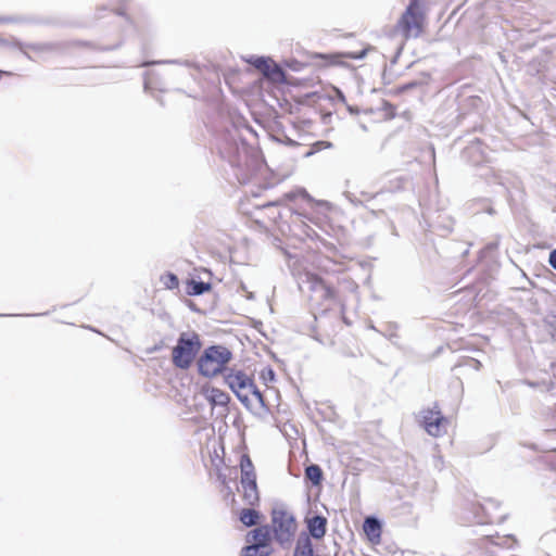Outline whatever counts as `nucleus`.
I'll return each instance as SVG.
<instances>
[{
  "label": "nucleus",
  "mask_w": 556,
  "mask_h": 556,
  "mask_svg": "<svg viewBox=\"0 0 556 556\" xmlns=\"http://www.w3.org/2000/svg\"><path fill=\"white\" fill-rule=\"evenodd\" d=\"M301 276L302 281L307 283L311 291H315L318 288L323 289V299L326 301H336L338 299L337 289L328 283L321 276L316 273L304 270Z\"/></svg>",
  "instance_id": "0eeeda50"
},
{
  "label": "nucleus",
  "mask_w": 556,
  "mask_h": 556,
  "mask_svg": "<svg viewBox=\"0 0 556 556\" xmlns=\"http://www.w3.org/2000/svg\"><path fill=\"white\" fill-rule=\"evenodd\" d=\"M273 534L268 526H260L245 535L247 544L257 545L260 547L271 548Z\"/></svg>",
  "instance_id": "9d476101"
},
{
  "label": "nucleus",
  "mask_w": 556,
  "mask_h": 556,
  "mask_svg": "<svg viewBox=\"0 0 556 556\" xmlns=\"http://www.w3.org/2000/svg\"><path fill=\"white\" fill-rule=\"evenodd\" d=\"M201 394L212 406H227L230 402V396L227 392L214 387L210 382H206L201 387Z\"/></svg>",
  "instance_id": "1a4fd4ad"
},
{
  "label": "nucleus",
  "mask_w": 556,
  "mask_h": 556,
  "mask_svg": "<svg viewBox=\"0 0 556 556\" xmlns=\"http://www.w3.org/2000/svg\"><path fill=\"white\" fill-rule=\"evenodd\" d=\"M271 548L260 547L257 545L248 544L242 548V556H269Z\"/></svg>",
  "instance_id": "a211bd4d"
},
{
  "label": "nucleus",
  "mask_w": 556,
  "mask_h": 556,
  "mask_svg": "<svg viewBox=\"0 0 556 556\" xmlns=\"http://www.w3.org/2000/svg\"><path fill=\"white\" fill-rule=\"evenodd\" d=\"M364 533L371 545L381 543L382 528L378 519L367 517L363 525Z\"/></svg>",
  "instance_id": "9b49d317"
},
{
  "label": "nucleus",
  "mask_w": 556,
  "mask_h": 556,
  "mask_svg": "<svg viewBox=\"0 0 556 556\" xmlns=\"http://www.w3.org/2000/svg\"><path fill=\"white\" fill-rule=\"evenodd\" d=\"M426 27V12L420 0H410L405 11L394 26V31L399 33L403 41L420 37Z\"/></svg>",
  "instance_id": "f257e3e1"
},
{
  "label": "nucleus",
  "mask_w": 556,
  "mask_h": 556,
  "mask_svg": "<svg viewBox=\"0 0 556 556\" xmlns=\"http://www.w3.org/2000/svg\"><path fill=\"white\" fill-rule=\"evenodd\" d=\"M305 478L314 485H319L323 480V470L318 465H309L305 469Z\"/></svg>",
  "instance_id": "f3484780"
},
{
  "label": "nucleus",
  "mask_w": 556,
  "mask_h": 556,
  "mask_svg": "<svg viewBox=\"0 0 556 556\" xmlns=\"http://www.w3.org/2000/svg\"><path fill=\"white\" fill-rule=\"evenodd\" d=\"M268 80L280 84L285 81V73L281 67L270 59L257 58L252 63Z\"/></svg>",
  "instance_id": "6e6552de"
},
{
  "label": "nucleus",
  "mask_w": 556,
  "mask_h": 556,
  "mask_svg": "<svg viewBox=\"0 0 556 556\" xmlns=\"http://www.w3.org/2000/svg\"><path fill=\"white\" fill-rule=\"evenodd\" d=\"M261 513L253 507L250 506V508H243L239 513V520L245 526V527H252L258 525L261 520Z\"/></svg>",
  "instance_id": "2eb2a0df"
},
{
  "label": "nucleus",
  "mask_w": 556,
  "mask_h": 556,
  "mask_svg": "<svg viewBox=\"0 0 556 556\" xmlns=\"http://www.w3.org/2000/svg\"><path fill=\"white\" fill-rule=\"evenodd\" d=\"M298 529L295 518L283 508H275L271 511V534L280 543H289L293 540Z\"/></svg>",
  "instance_id": "39448f33"
},
{
  "label": "nucleus",
  "mask_w": 556,
  "mask_h": 556,
  "mask_svg": "<svg viewBox=\"0 0 556 556\" xmlns=\"http://www.w3.org/2000/svg\"><path fill=\"white\" fill-rule=\"evenodd\" d=\"M309 535L320 540L327 531V519L323 516H313L306 519Z\"/></svg>",
  "instance_id": "ddd939ff"
},
{
  "label": "nucleus",
  "mask_w": 556,
  "mask_h": 556,
  "mask_svg": "<svg viewBox=\"0 0 556 556\" xmlns=\"http://www.w3.org/2000/svg\"><path fill=\"white\" fill-rule=\"evenodd\" d=\"M261 380L265 383H271L275 380V372L270 367H265L260 372Z\"/></svg>",
  "instance_id": "aec40b11"
},
{
  "label": "nucleus",
  "mask_w": 556,
  "mask_h": 556,
  "mask_svg": "<svg viewBox=\"0 0 556 556\" xmlns=\"http://www.w3.org/2000/svg\"><path fill=\"white\" fill-rule=\"evenodd\" d=\"M323 59H326L329 64L334 65L339 63V55L332 54V55H320Z\"/></svg>",
  "instance_id": "4be33fe9"
},
{
  "label": "nucleus",
  "mask_w": 556,
  "mask_h": 556,
  "mask_svg": "<svg viewBox=\"0 0 556 556\" xmlns=\"http://www.w3.org/2000/svg\"><path fill=\"white\" fill-rule=\"evenodd\" d=\"M313 544L308 535L299 538L294 551V556H313Z\"/></svg>",
  "instance_id": "dca6fc26"
},
{
  "label": "nucleus",
  "mask_w": 556,
  "mask_h": 556,
  "mask_svg": "<svg viewBox=\"0 0 556 556\" xmlns=\"http://www.w3.org/2000/svg\"><path fill=\"white\" fill-rule=\"evenodd\" d=\"M553 337H554V339L556 340V327H555V331H554V333H553Z\"/></svg>",
  "instance_id": "393cba45"
},
{
  "label": "nucleus",
  "mask_w": 556,
  "mask_h": 556,
  "mask_svg": "<svg viewBox=\"0 0 556 556\" xmlns=\"http://www.w3.org/2000/svg\"><path fill=\"white\" fill-rule=\"evenodd\" d=\"M241 496L247 505L251 507L257 506L261 500L257 483L241 484Z\"/></svg>",
  "instance_id": "4468645a"
},
{
  "label": "nucleus",
  "mask_w": 556,
  "mask_h": 556,
  "mask_svg": "<svg viewBox=\"0 0 556 556\" xmlns=\"http://www.w3.org/2000/svg\"><path fill=\"white\" fill-rule=\"evenodd\" d=\"M210 289V285L192 280L188 285V293L191 295H199Z\"/></svg>",
  "instance_id": "6ab92c4d"
},
{
  "label": "nucleus",
  "mask_w": 556,
  "mask_h": 556,
  "mask_svg": "<svg viewBox=\"0 0 556 556\" xmlns=\"http://www.w3.org/2000/svg\"><path fill=\"white\" fill-rule=\"evenodd\" d=\"M202 348L200 336L189 331L180 333L177 344L172 350V362L175 367L188 369Z\"/></svg>",
  "instance_id": "7ed1b4c3"
},
{
  "label": "nucleus",
  "mask_w": 556,
  "mask_h": 556,
  "mask_svg": "<svg viewBox=\"0 0 556 556\" xmlns=\"http://www.w3.org/2000/svg\"><path fill=\"white\" fill-rule=\"evenodd\" d=\"M321 271H323L324 274H329V270H327L326 268H323V269H321Z\"/></svg>",
  "instance_id": "b1692460"
},
{
  "label": "nucleus",
  "mask_w": 556,
  "mask_h": 556,
  "mask_svg": "<svg viewBox=\"0 0 556 556\" xmlns=\"http://www.w3.org/2000/svg\"><path fill=\"white\" fill-rule=\"evenodd\" d=\"M420 425L429 435L439 438L446 433L448 420L435 406L421 410Z\"/></svg>",
  "instance_id": "423d86ee"
},
{
  "label": "nucleus",
  "mask_w": 556,
  "mask_h": 556,
  "mask_svg": "<svg viewBox=\"0 0 556 556\" xmlns=\"http://www.w3.org/2000/svg\"><path fill=\"white\" fill-rule=\"evenodd\" d=\"M232 359L231 351L224 345L206 348L198 359L199 374L206 378H214L226 374L228 364Z\"/></svg>",
  "instance_id": "f03ea898"
},
{
  "label": "nucleus",
  "mask_w": 556,
  "mask_h": 556,
  "mask_svg": "<svg viewBox=\"0 0 556 556\" xmlns=\"http://www.w3.org/2000/svg\"><path fill=\"white\" fill-rule=\"evenodd\" d=\"M240 484L244 483H255L256 482V472L254 465L252 463L251 457L248 454H243L240 458Z\"/></svg>",
  "instance_id": "f8f14e48"
},
{
  "label": "nucleus",
  "mask_w": 556,
  "mask_h": 556,
  "mask_svg": "<svg viewBox=\"0 0 556 556\" xmlns=\"http://www.w3.org/2000/svg\"><path fill=\"white\" fill-rule=\"evenodd\" d=\"M224 380L229 389L242 402L247 403L250 395L263 402V395L254 383L253 377L237 368H229L224 375Z\"/></svg>",
  "instance_id": "20e7f679"
},
{
  "label": "nucleus",
  "mask_w": 556,
  "mask_h": 556,
  "mask_svg": "<svg viewBox=\"0 0 556 556\" xmlns=\"http://www.w3.org/2000/svg\"><path fill=\"white\" fill-rule=\"evenodd\" d=\"M549 264L553 268L556 269V250H553L551 253H549Z\"/></svg>",
  "instance_id": "5701e85b"
},
{
  "label": "nucleus",
  "mask_w": 556,
  "mask_h": 556,
  "mask_svg": "<svg viewBox=\"0 0 556 556\" xmlns=\"http://www.w3.org/2000/svg\"><path fill=\"white\" fill-rule=\"evenodd\" d=\"M165 286L168 288V289H175V288H178L179 286V281H178V278L174 275V274H167L165 276V281H164Z\"/></svg>",
  "instance_id": "412c9836"
}]
</instances>
